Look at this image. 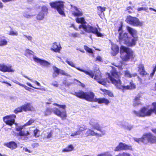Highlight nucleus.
<instances>
[{
    "instance_id": "aec40b11",
    "label": "nucleus",
    "mask_w": 156,
    "mask_h": 156,
    "mask_svg": "<svg viewBox=\"0 0 156 156\" xmlns=\"http://www.w3.org/2000/svg\"><path fill=\"white\" fill-rule=\"evenodd\" d=\"M22 108L23 110L25 111H34V108L32 105L30 103H27L26 104L22 105Z\"/></svg>"
},
{
    "instance_id": "c9c22d12",
    "label": "nucleus",
    "mask_w": 156,
    "mask_h": 156,
    "mask_svg": "<svg viewBox=\"0 0 156 156\" xmlns=\"http://www.w3.org/2000/svg\"><path fill=\"white\" fill-rule=\"evenodd\" d=\"M98 10V12L102 13L105 11L106 10V8L105 7H102L101 6H98L97 7Z\"/></svg>"
},
{
    "instance_id": "c85d7f7f",
    "label": "nucleus",
    "mask_w": 156,
    "mask_h": 156,
    "mask_svg": "<svg viewBox=\"0 0 156 156\" xmlns=\"http://www.w3.org/2000/svg\"><path fill=\"white\" fill-rule=\"evenodd\" d=\"M140 96L136 97L133 101V105L134 106H136L140 104Z\"/></svg>"
},
{
    "instance_id": "72a5a7b5",
    "label": "nucleus",
    "mask_w": 156,
    "mask_h": 156,
    "mask_svg": "<svg viewBox=\"0 0 156 156\" xmlns=\"http://www.w3.org/2000/svg\"><path fill=\"white\" fill-rule=\"evenodd\" d=\"M19 135L20 136H26L29 135V133L27 131H20L19 133Z\"/></svg>"
},
{
    "instance_id": "6e6552de",
    "label": "nucleus",
    "mask_w": 156,
    "mask_h": 156,
    "mask_svg": "<svg viewBox=\"0 0 156 156\" xmlns=\"http://www.w3.org/2000/svg\"><path fill=\"white\" fill-rule=\"evenodd\" d=\"M133 112L136 116L139 117H144L151 115L152 113L151 110L147 109L145 107H143L139 111H133Z\"/></svg>"
},
{
    "instance_id": "052dcab7",
    "label": "nucleus",
    "mask_w": 156,
    "mask_h": 156,
    "mask_svg": "<svg viewBox=\"0 0 156 156\" xmlns=\"http://www.w3.org/2000/svg\"><path fill=\"white\" fill-rule=\"evenodd\" d=\"M23 151H25L26 152H28L29 153H31L32 152V151L29 150L27 148H24V147L23 148Z\"/></svg>"
},
{
    "instance_id": "09e8293b",
    "label": "nucleus",
    "mask_w": 156,
    "mask_h": 156,
    "mask_svg": "<svg viewBox=\"0 0 156 156\" xmlns=\"http://www.w3.org/2000/svg\"><path fill=\"white\" fill-rule=\"evenodd\" d=\"M23 37L24 38H27L28 40L32 42V40L33 39V37L30 36L23 35Z\"/></svg>"
},
{
    "instance_id": "5701e85b",
    "label": "nucleus",
    "mask_w": 156,
    "mask_h": 156,
    "mask_svg": "<svg viewBox=\"0 0 156 156\" xmlns=\"http://www.w3.org/2000/svg\"><path fill=\"white\" fill-rule=\"evenodd\" d=\"M127 29L132 37L137 36V31L135 29L129 27H127Z\"/></svg>"
},
{
    "instance_id": "f257e3e1",
    "label": "nucleus",
    "mask_w": 156,
    "mask_h": 156,
    "mask_svg": "<svg viewBox=\"0 0 156 156\" xmlns=\"http://www.w3.org/2000/svg\"><path fill=\"white\" fill-rule=\"evenodd\" d=\"M113 69L111 72V75L108 74V77L106 79V81L108 79L110 82L113 84L118 88L122 90H130L135 89L136 86L132 82H130L129 85H122V83L120 79V77L118 73L113 67H112Z\"/></svg>"
},
{
    "instance_id": "3c124183",
    "label": "nucleus",
    "mask_w": 156,
    "mask_h": 156,
    "mask_svg": "<svg viewBox=\"0 0 156 156\" xmlns=\"http://www.w3.org/2000/svg\"><path fill=\"white\" fill-rule=\"evenodd\" d=\"M23 126H16V129L17 131H21L22 129H23Z\"/></svg>"
},
{
    "instance_id": "de8ad7c7",
    "label": "nucleus",
    "mask_w": 156,
    "mask_h": 156,
    "mask_svg": "<svg viewBox=\"0 0 156 156\" xmlns=\"http://www.w3.org/2000/svg\"><path fill=\"white\" fill-rule=\"evenodd\" d=\"M79 35V34L77 33H72L70 34V36L71 37H77Z\"/></svg>"
},
{
    "instance_id": "7ed1b4c3",
    "label": "nucleus",
    "mask_w": 156,
    "mask_h": 156,
    "mask_svg": "<svg viewBox=\"0 0 156 156\" xmlns=\"http://www.w3.org/2000/svg\"><path fill=\"white\" fill-rule=\"evenodd\" d=\"M76 21L77 23L81 24L79 27V29H82L85 32L88 33H92L98 37L102 36V34L98 32L97 28L89 25L86 22L83 18H77L76 19Z\"/></svg>"
},
{
    "instance_id": "a878e982",
    "label": "nucleus",
    "mask_w": 156,
    "mask_h": 156,
    "mask_svg": "<svg viewBox=\"0 0 156 156\" xmlns=\"http://www.w3.org/2000/svg\"><path fill=\"white\" fill-rule=\"evenodd\" d=\"M138 68V71L140 75H144L146 74L144 69V66L143 64H140Z\"/></svg>"
},
{
    "instance_id": "e2e57ef3",
    "label": "nucleus",
    "mask_w": 156,
    "mask_h": 156,
    "mask_svg": "<svg viewBox=\"0 0 156 156\" xmlns=\"http://www.w3.org/2000/svg\"><path fill=\"white\" fill-rule=\"evenodd\" d=\"M76 80V81L77 82H79V83H80L81 86L82 87H85V85H84V84H83V83H81L80 81H79L78 80Z\"/></svg>"
},
{
    "instance_id": "ddd939ff",
    "label": "nucleus",
    "mask_w": 156,
    "mask_h": 156,
    "mask_svg": "<svg viewBox=\"0 0 156 156\" xmlns=\"http://www.w3.org/2000/svg\"><path fill=\"white\" fill-rule=\"evenodd\" d=\"M16 116L14 114L6 116L3 118V120L5 123L11 126L15 122V119Z\"/></svg>"
},
{
    "instance_id": "f3484780",
    "label": "nucleus",
    "mask_w": 156,
    "mask_h": 156,
    "mask_svg": "<svg viewBox=\"0 0 156 156\" xmlns=\"http://www.w3.org/2000/svg\"><path fill=\"white\" fill-rule=\"evenodd\" d=\"M72 10H74L75 11H72V14L75 16H82V12L80 11L78 8L76 6L70 4Z\"/></svg>"
},
{
    "instance_id": "4d7b16f0",
    "label": "nucleus",
    "mask_w": 156,
    "mask_h": 156,
    "mask_svg": "<svg viewBox=\"0 0 156 156\" xmlns=\"http://www.w3.org/2000/svg\"><path fill=\"white\" fill-rule=\"evenodd\" d=\"M17 110L18 111L20 112H21L22 111V110H23V109L22 108V105L20 107H19L16 108Z\"/></svg>"
},
{
    "instance_id": "864d4df0",
    "label": "nucleus",
    "mask_w": 156,
    "mask_h": 156,
    "mask_svg": "<svg viewBox=\"0 0 156 156\" xmlns=\"http://www.w3.org/2000/svg\"><path fill=\"white\" fill-rule=\"evenodd\" d=\"M53 70H54V72L57 73V74H58L59 73V69L56 67H54Z\"/></svg>"
},
{
    "instance_id": "58836bf2",
    "label": "nucleus",
    "mask_w": 156,
    "mask_h": 156,
    "mask_svg": "<svg viewBox=\"0 0 156 156\" xmlns=\"http://www.w3.org/2000/svg\"><path fill=\"white\" fill-rule=\"evenodd\" d=\"M80 131L77 130L76 131L73 132L70 135V136L76 137V136L80 135Z\"/></svg>"
},
{
    "instance_id": "338daca9",
    "label": "nucleus",
    "mask_w": 156,
    "mask_h": 156,
    "mask_svg": "<svg viewBox=\"0 0 156 156\" xmlns=\"http://www.w3.org/2000/svg\"><path fill=\"white\" fill-rule=\"evenodd\" d=\"M23 16L26 18H29L31 16L30 15L27 14L26 13H24L23 14Z\"/></svg>"
},
{
    "instance_id": "b1692460",
    "label": "nucleus",
    "mask_w": 156,
    "mask_h": 156,
    "mask_svg": "<svg viewBox=\"0 0 156 156\" xmlns=\"http://www.w3.org/2000/svg\"><path fill=\"white\" fill-rule=\"evenodd\" d=\"M121 127L125 129L130 130L133 128V126L127 122H125L124 124L122 125Z\"/></svg>"
},
{
    "instance_id": "e433bc0d",
    "label": "nucleus",
    "mask_w": 156,
    "mask_h": 156,
    "mask_svg": "<svg viewBox=\"0 0 156 156\" xmlns=\"http://www.w3.org/2000/svg\"><path fill=\"white\" fill-rule=\"evenodd\" d=\"M115 156H131V154L126 152L120 153Z\"/></svg>"
},
{
    "instance_id": "2eb2a0df",
    "label": "nucleus",
    "mask_w": 156,
    "mask_h": 156,
    "mask_svg": "<svg viewBox=\"0 0 156 156\" xmlns=\"http://www.w3.org/2000/svg\"><path fill=\"white\" fill-rule=\"evenodd\" d=\"M0 71L3 72H10L14 71V70L10 65H6L4 63L0 64Z\"/></svg>"
},
{
    "instance_id": "9b49d317",
    "label": "nucleus",
    "mask_w": 156,
    "mask_h": 156,
    "mask_svg": "<svg viewBox=\"0 0 156 156\" xmlns=\"http://www.w3.org/2000/svg\"><path fill=\"white\" fill-rule=\"evenodd\" d=\"M66 62L72 67L76 68V69H78L79 71L83 72L86 74L88 75L92 78H93L94 76V73L91 70L86 71L82 69H80L79 67H76L75 64L72 61H69L68 60H66Z\"/></svg>"
},
{
    "instance_id": "37998d69",
    "label": "nucleus",
    "mask_w": 156,
    "mask_h": 156,
    "mask_svg": "<svg viewBox=\"0 0 156 156\" xmlns=\"http://www.w3.org/2000/svg\"><path fill=\"white\" fill-rule=\"evenodd\" d=\"M9 34L10 35L12 36H17L18 34V33L16 31H13L12 30L10 31Z\"/></svg>"
},
{
    "instance_id": "20e7f679",
    "label": "nucleus",
    "mask_w": 156,
    "mask_h": 156,
    "mask_svg": "<svg viewBox=\"0 0 156 156\" xmlns=\"http://www.w3.org/2000/svg\"><path fill=\"white\" fill-rule=\"evenodd\" d=\"M54 105L58 106V107L62 109L61 111L56 108H47L44 112V115L47 116L51 114L52 111H53L55 114L60 117L62 120L66 119L67 116L66 108V106L65 105H60L56 103H54Z\"/></svg>"
},
{
    "instance_id": "393cba45",
    "label": "nucleus",
    "mask_w": 156,
    "mask_h": 156,
    "mask_svg": "<svg viewBox=\"0 0 156 156\" xmlns=\"http://www.w3.org/2000/svg\"><path fill=\"white\" fill-rule=\"evenodd\" d=\"M74 149L73 146L72 145L70 144L66 148H64L62 150V152H69L73 151Z\"/></svg>"
},
{
    "instance_id": "bb28decb",
    "label": "nucleus",
    "mask_w": 156,
    "mask_h": 156,
    "mask_svg": "<svg viewBox=\"0 0 156 156\" xmlns=\"http://www.w3.org/2000/svg\"><path fill=\"white\" fill-rule=\"evenodd\" d=\"M125 76L126 77L131 78L133 77H135L137 76L136 73H134L132 74L130 73L129 71L126 70L125 71Z\"/></svg>"
},
{
    "instance_id": "680f3d73",
    "label": "nucleus",
    "mask_w": 156,
    "mask_h": 156,
    "mask_svg": "<svg viewBox=\"0 0 156 156\" xmlns=\"http://www.w3.org/2000/svg\"><path fill=\"white\" fill-rule=\"evenodd\" d=\"M12 81L14 83H16L19 85H20L21 86V85H22V84L16 80H12Z\"/></svg>"
},
{
    "instance_id": "a211bd4d",
    "label": "nucleus",
    "mask_w": 156,
    "mask_h": 156,
    "mask_svg": "<svg viewBox=\"0 0 156 156\" xmlns=\"http://www.w3.org/2000/svg\"><path fill=\"white\" fill-rule=\"evenodd\" d=\"M101 73L99 72H98L95 74L94 79L96 80L100 84L105 85L106 83L101 79Z\"/></svg>"
},
{
    "instance_id": "a19ab883",
    "label": "nucleus",
    "mask_w": 156,
    "mask_h": 156,
    "mask_svg": "<svg viewBox=\"0 0 156 156\" xmlns=\"http://www.w3.org/2000/svg\"><path fill=\"white\" fill-rule=\"evenodd\" d=\"M153 108L152 109H150L152 111V112H154L156 114V102H154L152 104Z\"/></svg>"
},
{
    "instance_id": "4c0bfd02",
    "label": "nucleus",
    "mask_w": 156,
    "mask_h": 156,
    "mask_svg": "<svg viewBox=\"0 0 156 156\" xmlns=\"http://www.w3.org/2000/svg\"><path fill=\"white\" fill-rule=\"evenodd\" d=\"M34 136L36 138L39 137L40 136V131L38 129H36L34 131Z\"/></svg>"
},
{
    "instance_id": "774afa93",
    "label": "nucleus",
    "mask_w": 156,
    "mask_h": 156,
    "mask_svg": "<svg viewBox=\"0 0 156 156\" xmlns=\"http://www.w3.org/2000/svg\"><path fill=\"white\" fill-rule=\"evenodd\" d=\"M58 74H57V73H56L54 72L52 75L53 77L54 78H55L56 77H57Z\"/></svg>"
},
{
    "instance_id": "f704fd0d",
    "label": "nucleus",
    "mask_w": 156,
    "mask_h": 156,
    "mask_svg": "<svg viewBox=\"0 0 156 156\" xmlns=\"http://www.w3.org/2000/svg\"><path fill=\"white\" fill-rule=\"evenodd\" d=\"M23 76H24V77H25V78L28 79L29 80H30L31 82L35 83L38 86H41V84H40V83L39 82H38L37 81L35 80H33L32 79H30V78H29L28 77L24 75L23 74Z\"/></svg>"
},
{
    "instance_id": "2f4dec72",
    "label": "nucleus",
    "mask_w": 156,
    "mask_h": 156,
    "mask_svg": "<svg viewBox=\"0 0 156 156\" xmlns=\"http://www.w3.org/2000/svg\"><path fill=\"white\" fill-rule=\"evenodd\" d=\"M7 41L4 38H0V46H5L7 44Z\"/></svg>"
},
{
    "instance_id": "1a4fd4ad",
    "label": "nucleus",
    "mask_w": 156,
    "mask_h": 156,
    "mask_svg": "<svg viewBox=\"0 0 156 156\" xmlns=\"http://www.w3.org/2000/svg\"><path fill=\"white\" fill-rule=\"evenodd\" d=\"M126 21L128 23L135 27L142 26L144 23L143 21H140L137 18L130 16H128Z\"/></svg>"
},
{
    "instance_id": "39448f33",
    "label": "nucleus",
    "mask_w": 156,
    "mask_h": 156,
    "mask_svg": "<svg viewBox=\"0 0 156 156\" xmlns=\"http://www.w3.org/2000/svg\"><path fill=\"white\" fill-rule=\"evenodd\" d=\"M120 57L124 61H127L133 58L134 56L132 50L123 46H121L120 49Z\"/></svg>"
},
{
    "instance_id": "5fc2aeb1",
    "label": "nucleus",
    "mask_w": 156,
    "mask_h": 156,
    "mask_svg": "<svg viewBox=\"0 0 156 156\" xmlns=\"http://www.w3.org/2000/svg\"><path fill=\"white\" fill-rule=\"evenodd\" d=\"M51 84L56 87H58V84L57 82L56 81H55L52 82L51 83Z\"/></svg>"
},
{
    "instance_id": "473e14b6",
    "label": "nucleus",
    "mask_w": 156,
    "mask_h": 156,
    "mask_svg": "<svg viewBox=\"0 0 156 156\" xmlns=\"http://www.w3.org/2000/svg\"><path fill=\"white\" fill-rule=\"evenodd\" d=\"M132 37L133 38L131 39V41L130 42V44L131 46H134L136 44V41L138 40V37L137 36Z\"/></svg>"
},
{
    "instance_id": "79ce46f5",
    "label": "nucleus",
    "mask_w": 156,
    "mask_h": 156,
    "mask_svg": "<svg viewBox=\"0 0 156 156\" xmlns=\"http://www.w3.org/2000/svg\"><path fill=\"white\" fill-rule=\"evenodd\" d=\"M97 156H112V155L108 152L98 154Z\"/></svg>"
},
{
    "instance_id": "ea45409f",
    "label": "nucleus",
    "mask_w": 156,
    "mask_h": 156,
    "mask_svg": "<svg viewBox=\"0 0 156 156\" xmlns=\"http://www.w3.org/2000/svg\"><path fill=\"white\" fill-rule=\"evenodd\" d=\"M138 11H141V10L145 11L147 12H148V8L147 7H139L137 9Z\"/></svg>"
},
{
    "instance_id": "49530a36",
    "label": "nucleus",
    "mask_w": 156,
    "mask_h": 156,
    "mask_svg": "<svg viewBox=\"0 0 156 156\" xmlns=\"http://www.w3.org/2000/svg\"><path fill=\"white\" fill-rule=\"evenodd\" d=\"M27 85L29 86L32 87L35 89H38V90H45L43 88H37V87H33V86H32L30 83L29 82L27 83Z\"/></svg>"
},
{
    "instance_id": "423d86ee",
    "label": "nucleus",
    "mask_w": 156,
    "mask_h": 156,
    "mask_svg": "<svg viewBox=\"0 0 156 156\" xmlns=\"http://www.w3.org/2000/svg\"><path fill=\"white\" fill-rule=\"evenodd\" d=\"M134 140L139 143L142 142L144 143L147 142L150 143H156V137L152 135L151 133H148L144 135L142 138H134Z\"/></svg>"
},
{
    "instance_id": "c03bdc74",
    "label": "nucleus",
    "mask_w": 156,
    "mask_h": 156,
    "mask_svg": "<svg viewBox=\"0 0 156 156\" xmlns=\"http://www.w3.org/2000/svg\"><path fill=\"white\" fill-rule=\"evenodd\" d=\"M84 48L86 51L88 52L91 53H93L92 49L87 46H84Z\"/></svg>"
},
{
    "instance_id": "7c9ffc66",
    "label": "nucleus",
    "mask_w": 156,
    "mask_h": 156,
    "mask_svg": "<svg viewBox=\"0 0 156 156\" xmlns=\"http://www.w3.org/2000/svg\"><path fill=\"white\" fill-rule=\"evenodd\" d=\"M45 15L44 13H43L42 12H40L37 16V20H43L44 18Z\"/></svg>"
},
{
    "instance_id": "dca6fc26",
    "label": "nucleus",
    "mask_w": 156,
    "mask_h": 156,
    "mask_svg": "<svg viewBox=\"0 0 156 156\" xmlns=\"http://www.w3.org/2000/svg\"><path fill=\"white\" fill-rule=\"evenodd\" d=\"M33 58L34 61L37 63H39L41 65L46 66H49L50 64V63L48 61L45 60H42L37 57H34Z\"/></svg>"
},
{
    "instance_id": "69168bd1",
    "label": "nucleus",
    "mask_w": 156,
    "mask_h": 156,
    "mask_svg": "<svg viewBox=\"0 0 156 156\" xmlns=\"http://www.w3.org/2000/svg\"><path fill=\"white\" fill-rule=\"evenodd\" d=\"M97 60L99 61H100L101 60V58L99 56H98L97 57Z\"/></svg>"
},
{
    "instance_id": "c756f323",
    "label": "nucleus",
    "mask_w": 156,
    "mask_h": 156,
    "mask_svg": "<svg viewBox=\"0 0 156 156\" xmlns=\"http://www.w3.org/2000/svg\"><path fill=\"white\" fill-rule=\"evenodd\" d=\"M98 135V134L97 133H95L94 131L91 130L90 129H88L87 130L86 133V135L87 136H89L90 135L97 136Z\"/></svg>"
},
{
    "instance_id": "6ab92c4d",
    "label": "nucleus",
    "mask_w": 156,
    "mask_h": 156,
    "mask_svg": "<svg viewBox=\"0 0 156 156\" xmlns=\"http://www.w3.org/2000/svg\"><path fill=\"white\" fill-rule=\"evenodd\" d=\"M61 49V47L60 44L55 42L53 43L51 49L55 52H59Z\"/></svg>"
},
{
    "instance_id": "9d476101",
    "label": "nucleus",
    "mask_w": 156,
    "mask_h": 156,
    "mask_svg": "<svg viewBox=\"0 0 156 156\" xmlns=\"http://www.w3.org/2000/svg\"><path fill=\"white\" fill-rule=\"evenodd\" d=\"M90 124L92 126L93 129L100 131L103 135L105 134V131L101 129V127L99 124L98 121L92 119L90 122Z\"/></svg>"
},
{
    "instance_id": "bf43d9fd",
    "label": "nucleus",
    "mask_w": 156,
    "mask_h": 156,
    "mask_svg": "<svg viewBox=\"0 0 156 156\" xmlns=\"http://www.w3.org/2000/svg\"><path fill=\"white\" fill-rule=\"evenodd\" d=\"M21 86L24 87L25 89H26V90H30L29 89H30L31 88H29L27 87L26 86L24 85H23V84H22V85H21Z\"/></svg>"
},
{
    "instance_id": "f8f14e48",
    "label": "nucleus",
    "mask_w": 156,
    "mask_h": 156,
    "mask_svg": "<svg viewBox=\"0 0 156 156\" xmlns=\"http://www.w3.org/2000/svg\"><path fill=\"white\" fill-rule=\"evenodd\" d=\"M122 26H120L119 28V39L120 42H123V43L126 42L127 40V34L126 32H124L122 29Z\"/></svg>"
},
{
    "instance_id": "cd10ccee",
    "label": "nucleus",
    "mask_w": 156,
    "mask_h": 156,
    "mask_svg": "<svg viewBox=\"0 0 156 156\" xmlns=\"http://www.w3.org/2000/svg\"><path fill=\"white\" fill-rule=\"evenodd\" d=\"M43 133L44 135V138L49 139L51 138L52 136V132L51 130H50V131L47 132L44 131Z\"/></svg>"
},
{
    "instance_id": "a18cd8bd",
    "label": "nucleus",
    "mask_w": 156,
    "mask_h": 156,
    "mask_svg": "<svg viewBox=\"0 0 156 156\" xmlns=\"http://www.w3.org/2000/svg\"><path fill=\"white\" fill-rule=\"evenodd\" d=\"M48 12V9L46 6H43L42 8V9L41 12H42L44 14H47Z\"/></svg>"
},
{
    "instance_id": "4468645a",
    "label": "nucleus",
    "mask_w": 156,
    "mask_h": 156,
    "mask_svg": "<svg viewBox=\"0 0 156 156\" xmlns=\"http://www.w3.org/2000/svg\"><path fill=\"white\" fill-rule=\"evenodd\" d=\"M132 149L131 146L128 145L125 143L120 142L115 148L114 151H119L123 150H131Z\"/></svg>"
},
{
    "instance_id": "412c9836",
    "label": "nucleus",
    "mask_w": 156,
    "mask_h": 156,
    "mask_svg": "<svg viewBox=\"0 0 156 156\" xmlns=\"http://www.w3.org/2000/svg\"><path fill=\"white\" fill-rule=\"evenodd\" d=\"M111 49L113 51L112 54L113 56H114L118 54L119 52V48L116 44L112 43L111 44Z\"/></svg>"
},
{
    "instance_id": "6e6d98bb",
    "label": "nucleus",
    "mask_w": 156,
    "mask_h": 156,
    "mask_svg": "<svg viewBox=\"0 0 156 156\" xmlns=\"http://www.w3.org/2000/svg\"><path fill=\"white\" fill-rule=\"evenodd\" d=\"M39 146V144L37 143H34L32 144V146L34 148L37 147Z\"/></svg>"
},
{
    "instance_id": "0eeeda50",
    "label": "nucleus",
    "mask_w": 156,
    "mask_h": 156,
    "mask_svg": "<svg viewBox=\"0 0 156 156\" xmlns=\"http://www.w3.org/2000/svg\"><path fill=\"white\" fill-rule=\"evenodd\" d=\"M65 2L62 1L52 2L50 3V6L55 8L58 13L62 16H65L64 12V3Z\"/></svg>"
},
{
    "instance_id": "603ef678",
    "label": "nucleus",
    "mask_w": 156,
    "mask_h": 156,
    "mask_svg": "<svg viewBox=\"0 0 156 156\" xmlns=\"http://www.w3.org/2000/svg\"><path fill=\"white\" fill-rule=\"evenodd\" d=\"M34 120L32 119H30L29 121L24 125V126H29L34 122Z\"/></svg>"
},
{
    "instance_id": "f03ea898",
    "label": "nucleus",
    "mask_w": 156,
    "mask_h": 156,
    "mask_svg": "<svg viewBox=\"0 0 156 156\" xmlns=\"http://www.w3.org/2000/svg\"><path fill=\"white\" fill-rule=\"evenodd\" d=\"M72 94L77 97L81 99H84L86 100L92 101H94L98 102L99 104L103 103L106 105L109 103V101L105 98H95L94 99V94L92 92H85L83 91L80 90L77 92H75Z\"/></svg>"
},
{
    "instance_id": "8fccbe9b",
    "label": "nucleus",
    "mask_w": 156,
    "mask_h": 156,
    "mask_svg": "<svg viewBox=\"0 0 156 156\" xmlns=\"http://www.w3.org/2000/svg\"><path fill=\"white\" fill-rule=\"evenodd\" d=\"M59 73H60V74H61L62 75H63L67 76H70V75L69 74L65 73V72L63 70H60Z\"/></svg>"
},
{
    "instance_id": "0e129e2a",
    "label": "nucleus",
    "mask_w": 156,
    "mask_h": 156,
    "mask_svg": "<svg viewBox=\"0 0 156 156\" xmlns=\"http://www.w3.org/2000/svg\"><path fill=\"white\" fill-rule=\"evenodd\" d=\"M26 52L27 53H29V54H32V53L33 52L32 51L30 50L29 49L26 50Z\"/></svg>"
},
{
    "instance_id": "13d9d810",
    "label": "nucleus",
    "mask_w": 156,
    "mask_h": 156,
    "mask_svg": "<svg viewBox=\"0 0 156 156\" xmlns=\"http://www.w3.org/2000/svg\"><path fill=\"white\" fill-rule=\"evenodd\" d=\"M85 129H86L84 127H80L78 130V131H80V133L81 134L82 131Z\"/></svg>"
},
{
    "instance_id": "4be33fe9",
    "label": "nucleus",
    "mask_w": 156,
    "mask_h": 156,
    "mask_svg": "<svg viewBox=\"0 0 156 156\" xmlns=\"http://www.w3.org/2000/svg\"><path fill=\"white\" fill-rule=\"evenodd\" d=\"M5 145L12 150L16 149L17 147V144L13 141L6 143Z\"/></svg>"
}]
</instances>
